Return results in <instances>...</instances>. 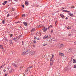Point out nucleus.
I'll list each match as a JSON object with an SVG mask.
<instances>
[{"label":"nucleus","mask_w":76,"mask_h":76,"mask_svg":"<svg viewBox=\"0 0 76 76\" xmlns=\"http://www.w3.org/2000/svg\"><path fill=\"white\" fill-rule=\"evenodd\" d=\"M32 67V66H29L26 70V72H30V70H31V69Z\"/></svg>","instance_id":"f257e3e1"},{"label":"nucleus","mask_w":76,"mask_h":76,"mask_svg":"<svg viewBox=\"0 0 76 76\" xmlns=\"http://www.w3.org/2000/svg\"><path fill=\"white\" fill-rule=\"evenodd\" d=\"M57 45L58 46V47H63L64 46L63 45V44H61V43H58L57 44Z\"/></svg>","instance_id":"f03ea898"},{"label":"nucleus","mask_w":76,"mask_h":76,"mask_svg":"<svg viewBox=\"0 0 76 76\" xmlns=\"http://www.w3.org/2000/svg\"><path fill=\"white\" fill-rule=\"evenodd\" d=\"M29 53L30 54L33 55L35 54V52L34 51H31V52L29 51Z\"/></svg>","instance_id":"7ed1b4c3"},{"label":"nucleus","mask_w":76,"mask_h":76,"mask_svg":"<svg viewBox=\"0 0 76 76\" xmlns=\"http://www.w3.org/2000/svg\"><path fill=\"white\" fill-rule=\"evenodd\" d=\"M47 41H49V42L51 41H52V39H51L50 38H48L47 39Z\"/></svg>","instance_id":"20e7f679"},{"label":"nucleus","mask_w":76,"mask_h":76,"mask_svg":"<svg viewBox=\"0 0 76 76\" xmlns=\"http://www.w3.org/2000/svg\"><path fill=\"white\" fill-rule=\"evenodd\" d=\"M42 30L44 32H46L47 30V28L45 27H44Z\"/></svg>","instance_id":"39448f33"},{"label":"nucleus","mask_w":76,"mask_h":76,"mask_svg":"<svg viewBox=\"0 0 76 76\" xmlns=\"http://www.w3.org/2000/svg\"><path fill=\"white\" fill-rule=\"evenodd\" d=\"M9 44L10 45H12L13 44V43H12V41L11 40H9Z\"/></svg>","instance_id":"423d86ee"},{"label":"nucleus","mask_w":76,"mask_h":76,"mask_svg":"<svg viewBox=\"0 0 76 76\" xmlns=\"http://www.w3.org/2000/svg\"><path fill=\"white\" fill-rule=\"evenodd\" d=\"M23 23L25 26H27V25H28V23H27L26 22H24Z\"/></svg>","instance_id":"0eeeda50"},{"label":"nucleus","mask_w":76,"mask_h":76,"mask_svg":"<svg viewBox=\"0 0 76 76\" xmlns=\"http://www.w3.org/2000/svg\"><path fill=\"white\" fill-rule=\"evenodd\" d=\"M48 38V35H46L44 37H43V38L45 39H46V38Z\"/></svg>","instance_id":"6e6552de"},{"label":"nucleus","mask_w":76,"mask_h":76,"mask_svg":"<svg viewBox=\"0 0 76 76\" xmlns=\"http://www.w3.org/2000/svg\"><path fill=\"white\" fill-rule=\"evenodd\" d=\"M59 55L60 56H63L64 54L63 53H59Z\"/></svg>","instance_id":"1a4fd4ad"},{"label":"nucleus","mask_w":76,"mask_h":76,"mask_svg":"<svg viewBox=\"0 0 76 76\" xmlns=\"http://www.w3.org/2000/svg\"><path fill=\"white\" fill-rule=\"evenodd\" d=\"M12 65H13V66H14L15 67H18V65H17L15 63L13 64Z\"/></svg>","instance_id":"9d476101"},{"label":"nucleus","mask_w":76,"mask_h":76,"mask_svg":"<svg viewBox=\"0 0 76 76\" xmlns=\"http://www.w3.org/2000/svg\"><path fill=\"white\" fill-rule=\"evenodd\" d=\"M42 26V25H39L37 26V28H40Z\"/></svg>","instance_id":"9b49d317"},{"label":"nucleus","mask_w":76,"mask_h":76,"mask_svg":"<svg viewBox=\"0 0 76 76\" xmlns=\"http://www.w3.org/2000/svg\"><path fill=\"white\" fill-rule=\"evenodd\" d=\"M26 52H22V55L23 56H24V55H25L26 54Z\"/></svg>","instance_id":"f8f14e48"},{"label":"nucleus","mask_w":76,"mask_h":76,"mask_svg":"<svg viewBox=\"0 0 76 76\" xmlns=\"http://www.w3.org/2000/svg\"><path fill=\"white\" fill-rule=\"evenodd\" d=\"M13 72V70L12 69H11L9 71V72L10 73H12V72Z\"/></svg>","instance_id":"ddd939ff"},{"label":"nucleus","mask_w":76,"mask_h":76,"mask_svg":"<svg viewBox=\"0 0 76 76\" xmlns=\"http://www.w3.org/2000/svg\"><path fill=\"white\" fill-rule=\"evenodd\" d=\"M25 4L26 6H28V2L27 1H26L25 2Z\"/></svg>","instance_id":"4468645a"},{"label":"nucleus","mask_w":76,"mask_h":76,"mask_svg":"<svg viewBox=\"0 0 76 76\" xmlns=\"http://www.w3.org/2000/svg\"><path fill=\"white\" fill-rule=\"evenodd\" d=\"M53 27V26L52 25H50L49 26L48 28V29H50V28H51Z\"/></svg>","instance_id":"2eb2a0df"},{"label":"nucleus","mask_w":76,"mask_h":76,"mask_svg":"<svg viewBox=\"0 0 76 76\" xmlns=\"http://www.w3.org/2000/svg\"><path fill=\"white\" fill-rule=\"evenodd\" d=\"M52 58H51L50 59V63L53 64V63H54V61H53L52 60Z\"/></svg>","instance_id":"dca6fc26"},{"label":"nucleus","mask_w":76,"mask_h":76,"mask_svg":"<svg viewBox=\"0 0 76 76\" xmlns=\"http://www.w3.org/2000/svg\"><path fill=\"white\" fill-rule=\"evenodd\" d=\"M19 39V38L18 37H16L14 38L15 41H17V40Z\"/></svg>","instance_id":"f3484780"},{"label":"nucleus","mask_w":76,"mask_h":76,"mask_svg":"<svg viewBox=\"0 0 76 76\" xmlns=\"http://www.w3.org/2000/svg\"><path fill=\"white\" fill-rule=\"evenodd\" d=\"M73 63H76V59H74L73 60Z\"/></svg>","instance_id":"a211bd4d"},{"label":"nucleus","mask_w":76,"mask_h":76,"mask_svg":"<svg viewBox=\"0 0 76 76\" xmlns=\"http://www.w3.org/2000/svg\"><path fill=\"white\" fill-rule=\"evenodd\" d=\"M66 28L68 29H71L70 26H68V27H66Z\"/></svg>","instance_id":"6ab92c4d"},{"label":"nucleus","mask_w":76,"mask_h":76,"mask_svg":"<svg viewBox=\"0 0 76 76\" xmlns=\"http://www.w3.org/2000/svg\"><path fill=\"white\" fill-rule=\"evenodd\" d=\"M0 49H3V46L1 45H0Z\"/></svg>","instance_id":"aec40b11"},{"label":"nucleus","mask_w":76,"mask_h":76,"mask_svg":"<svg viewBox=\"0 0 76 76\" xmlns=\"http://www.w3.org/2000/svg\"><path fill=\"white\" fill-rule=\"evenodd\" d=\"M5 22V21H4V20H3L2 23H3V24H4V23H4Z\"/></svg>","instance_id":"412c9836"},{"label":"nucleus","mask_w":76,"mask_h":76,"mask_svg":"<svg viewBox=\"0 0 76 76\" xmlns=\"http://www.w3.org/2000/svg\"><path fill=\"white\" fill-rule=\"evenodd\" d=\"M60 16L62 18H64V15L61 14L60 15Z\"/></svg>","instance_id":"4be33fe9"},{"label":"nucleus","mask_w":76,"mask_h":76,"mask_svg":"<svg viewBox=\"0 0 76 76\" xmlns=\"http://www.w3.org/2000/svg\"><path fill=\"white\" fill-rule=\"evenodd\" d=\"M34 31H35V28H33L31 30V32H34Z\"/></svg>","instance_id":"5701e85b"},{"label":"nucleus","mask_w":76,"mask_h":76,"mask_svg":"<svg viewBox=\"0 0 76 76\" xmlns=\"http://www.w3.org/2000/svg\"><path fill=\"white\" fill-rule=\"evenodd\" d=\"M47 45V43H45V45H43V46H45Z\"/></svg>","instance_id":"b1692460"},{"label":"nucleus","mask_w":76,"mask_h":76,"mask_svg":"<svg viewBox=\"0 0 76 76\" xmlns=\"http://www.w3.org/2000/svg\"><path fill=\"white\" fill-rule=\"evenodd\" d=\"M69 15L71 16H73V14H70Z\"/></svg>","instance_id":"393cba45"},{"label":"nucleus","mask_w":76,"mask_h":76,"mask_svg":"<svg viewBox=\"0 0 76 76\" xmlns=\"http://www.w3.org/2000/svg\"><path fill=\"white\" fill-rule=\"evenodd\" d=\"M4 6V5H5V4H6V3H5V2H4L2 4Z\"/></svg>","instance_id":"a878e982"},{"label":"nucleus","mask_w":76,"mask_h":76,"mask_svg":"<svg viewBox=\"0 0 76 76\" xmlns=\"http://www.w3.org/2000/svg\"><path fill=\"white\" fill-rule=\"evenodd\" d=\"M10 37H12L13 36V34H10Z\"/></svg>","instance_id":"bb28decb"},{"label":"nucleus","mask_w":76,"mask_h":76,"mask_svg":"<svg viewBox=\"0 0 76 76\" xmlns=\"http://www.w3.org/2000/svg\"><path fill=\"white\" fill-rule=\"evenodd\" d=\"M25 15H22V17H25Z\"/></svg>","instance_id":"cd10ccee"},{"label":"nucleus","mask_w":76,"mask_h":76,"mask_svg":"<svg viewBox=\"0 0 76 76\" xmlns=\"http://www.w3.org/2000/svg\"><path fill=\"white\" fill-rule=\"evenodd\" d=\"M71 8L72 9H74V8H75V7L74 6H72L71 7Z\"/></svg>","instance_id":"c85d7f7f"},{"label":"nucleus","mask_w":76,"mask_h":76,"mask_svg":"<svg viewBox=\"0 0 76 76\" xmlns=\"http://www.w3.org/2000/svg\"><path fill=\"white\" fill-rule=\"evenodd\" d=\"M66 12H67V13H69L70 11H68L66 10Z\"/></svg>","instance_id":"c756f323"},{"label":"nucleus","mask_w":76,"mask_h":76,"mask_svg":"<svg viewBox=\"0 0 76 76\" xmlns=\"http://www.w3.org/2000/svg\"><path fill=\"white\" fill-rule=\"evenodd\" d=\"M74 68H76V65H74Z\"/></svg>","instance_id":"7c9ffc66"},{"label":"nucleus","mask_w":76,"mask_h":76,"mask_svg":"<svg viewBox=\"0 0 76 76\" xmlns=\"http://www.w3.org/2000/svg\"><path fill=\"white\" fill-rule=\"evenodd\" d=\"M34 39H37V37H34Z\"/></svg>","instance_id":"2f4dec72"},{"label":"nucleus","mask_w":76,"mask_h":76,"mask_svg":"<svg viewBox=\"0 0 76 76\" xmlns=\"http://www.w3.org/2000/svg\"><path fill=\"white\" fill-rule=\"evenodd\" d=\"M21 6L23 7V8H24V5H22Z\"/></svg>","instance_id":"473e14b6"},{"label":"nucleus","mask_w":76,"mask_h":76,"mask_svg":"<svg viewBox=\"0 0 76 76\" xmlns=\"http://www.w3.org/2000/svg\"><path fill=\"white\" fill-rule=\"evenodd\" d=\"M9 14H7V17H9Z\"/></svg>","instance_id":"72a5a7b5"},{"label":"nucleus","mask_w":76,"mask_h":76,"mask_svg":"<svg viewBox=\"0 0 76 76\" xmlns=\"http://www.w3.org/2000/svg\"><path fill=\"white\" fill-rule=\"evenodd\" d=\"M53 64V63H50V66H52Z\"/></svg>","instance_id":"f704fd0d"},{"label":"nucleus","mask_w":76,"mask_h":76,"mask_svg":"<svg viewBox=\"0 0 76 76\" xmlns=\"http://www.w3.org/2000/svg\"><path fill=\"white\" fill-rule=\"evenodd\" d=\"M63 12H66V10H64L63 11Z\"/></svg>","instance_id":"c9c22d12"},{"label":"nucleus","mask_w":76,"mask_h":76,"mask_svg":"<svg viewBox=\"0 0 76 76\" xmlns=\"http://www.w3.org/2000/svg\"><path fill=\"white\" fill-rule=\"evenodd\" d=\"M19 23V21L16 22H15V23Z\"/></svg>","instance_id":"e433bc0d"},{"label":"nucleus","mask_w":76,"mask_h":76,"mask_svg":"<svg viewBox=\"0 0 76 76\" xmlns=\"http://www.w3.org/2000/svg\"><path fill=\"white\" fill-rule=\"evenodd\" d=\"M72 35V34H69V36H71Z\"/></svg>","instance_id":"4c0bfd02"},{"label":"nucleus","mask_w":76,"mask_h":76,"mask_svg":"<svg viewBox=\"0 0 76 76\" xmlns=\"http://www.w3.org/2000/svg\"><path fill=\"white\" fill-rule=\"evenodd\" d=\"M34 44L36 42V41H34Z\"/></svg>","instance_id":"58836bf2"},{"label":"nucleus","mask_w":76,"mask_h":76,"mask_svg":"<svg viewBox=\"0 0 76 76\" xmlns=\"http://www.w3.org/2000/svg\"><path fill=\"white\" fill-rule=\"evenodd\" d=\"M23 42L22 41V45H23Z\"/></svg>","instance_id":"ea45409f"},{"label":"nucleus","mask_w":76,"mask_h":76,"mask_svg":"<svg viewBox=\"0 0 76 76\" xmlns=\"http://www.w3.org/2000/svg\"><path fill=\"white\" fill-rule=\"evenodd\" d=\"M2 67H3V66H1L0 67V69H1V68H2Z\"/></svg>","instance_id":"a19ab883"},{"label":"nucleus","mask_w":76,"mask_h":76,"mask_svg":"<svg viewBox=\"0 0 76 76\" xmlns=\"http://www.w3.org/2000/svg\"><path fill=\"white\" fill-rule=\"evenodd\" d=\"M4 72H6V70L5 69L4 70Z\"/></svg>","instance_id":"79ce46f5"},{"label":"nucleus","mask_w":76,"mask_h":76,"mask_svg":"<svg viewBox=\"0 0 76 76\" xmlns=\"http://www.w3.org/2000/svg\"><path fill=\"white\" fill-rule=\"evenodd\" d=\"M74 44H75V45H76V42H74Z\"/></svg>","instance_id":"37998d69"},{"label":"nucleus","mask_w":76,"mask_h":76,"mask_svg":"<svg viewBox=\"0 0 76 76\" xmlns=\"http://www.w3.org/2000/svg\"><path fill=\"white\" fill-rule=\"evenodd\" d=\"M4 76H7V74H5Z\"/></svg>","instance_id":"c03bdc74"},{"label":"nucleus","mask_w":76,"mask_h":76,"mask_svg":"<svg viewBox=\"0 0 76 76\" xmlns=\"http://www.w3.org/2000/svg\"><path fill=\"white\" fill-rule=\"evenodd\" d=\"M7 1H5L4 3H7Z\"/></svg>","instance_id":"a18cd8bd"},{"label":"nucleus","mask_w":76,"mask_h":76,"mask_svg":"<svg viewBox=\"0 0 76 76\" xmlns=\"http://www.w3.org/2000/svg\"><path fill=\"white\" fill-rule=\"evenodd\" d=\"M33 47H35V45H33Z\"/></svg>","instance_id":"49530a36"},{"label":"nucleus","mask_w":76,"mask_h":76,"mask_svg":"<svg viewBox=\"0 0 76 76\" xmlns=\"http://www.w3.org/2000/svg\"><path fill=\"white\" fill-rule=\"evenodd\" d=\"M69 50H70V51H72V50L71 49H69Z\"/></svg>","instance_id":"de8ad7c7"},{"label":"nucleus","mask_w":76,"mask_h":76,"mask_svg":"<svg viewBox=\"0 0 76 76\" xmlns=\"http://www.w3.org/2000/svg\"><path fill=\"white\" fill-rule=\"evenodd\" d=\"M2 67H4V64H3L2 65Z\"/></svg>","instance_id":"09e8293b"},{"label":"nucleus","mask_w":76,"mask_h":76,"mask_svg":"<svg viewBox=\"0 0 76 76\" xmlns=\"http://www.w3.org/2000/svg\"><path fill=\"white\" fill-rule=\"evenodd\" d=\"M74 13L75 14H76V11H75V12H74Z\"/></svg>","instance_id":"8fccbe9b"},{"label":"nucleus","mask_w":76,"mask_h":76,"mask_svg":"<svg viewBox=\"0 0 76 76\" xmlns=\"http://www.w3.org/2000/svg\"><path fill=\"white\" fill-rule=\"evenodd\" d=\"M53 30H51V33H53Z\"/></svg>","instance_id":"3c124183"},{"label":"nucleus","mask_w":76,"mask_h":76,"mask_svg":"<svg viewBox=\"0 0 76 76\" xmlns=\"http://www.w3.org/2000/svg\"><path fill=\"white\" fill-rule=\"evenodd\" d=\"M51 36H49V38H51Z\"/></svg>","instance_id":"603ef678"},{"label":"nucleus","mask_w":76,"mask_h":76,"mask_svg":"<svg viewBox=\"0 0 76 76\" xmlns=\"http://www.w3.org/2000/svg\"><path fill=\"white\" fill-rule=\"evenodd\" d=\"M54 57V56L52 55V58H53Z\"/></svg>","instance_id":"864d4df0"},{"label":"nucleus","mask_w":76,"mask_h":76,"mask_svg":"<svg viewBox=\"0 0 76 76\" xmlns=\"http://www.w3.org/2000/svg\"><path fill=\"white\" fill-rule=\"evenodd\" d=\"M68 19V18L67 17H66V19Z\"/></svg>","instance_id":"5fc2aeb1"},{"label":"nucleus","mask_w":76,"mask_h":76,"mask_svg":"<svg viewBox=\"0 0 76 76\" xmlns=\"http://www.w3.org/2000/svg\"><path fill=\"white\" fill-rule=\"evenodd\" d=\"M37 39H38V40H39V38H38Z\"/></svg>","instance_id":"6e6d98bb"},{"label":"nucleus","mask_w":76,"mask_h":76,"mask_svg":"<svg viewBox=\"0 0 76 76\" xmlns=\"http://www.w3.org/2000/svg\"><path fill=\"white\" fill-rule=\"evenodd\" d=\"M20 69H21V68H22V66H20Z\"/></svg>","instance_id":"4d7b16f0"},{"label":"nucleus","mask_w":76,"mask_h":76,"mask_svg":"<svg viewBox=\"0 0 76 76\" xmlns=\"http://www.w3.org/2000/svg\"><path fill=\"white\" fill-rule=\"evenodd\" d=\"M55 24H56V22H55Z\"/></svg>","instance_id":"13d9d810"},{"label":"nucleus","mask_w":76,"mask_h":76,"mask_svg":"<svg viewBox=\"0 0 76 76\" xmlns=\"http://www.w3.org/2000/svg\"><path fill=\"white\" fill-rule=\"evenodd\" d=\"M15 1H16V0H14Z\"/></svg>","instance_id":"bf43d9fd"},{"label":"nucleus","mask_w":76,"mask_h":76,"mask_svg":"<svg viewBox=\"0 0 76 76\" xmlns=\"http://www.w3.org/2000/svg\"><path fill=\"white\" fill-rule=\"evenodd\" d=\"M0 74H1L0 73Z\"/></svg>","instance_id":"052dcab7"}]
</instances>
